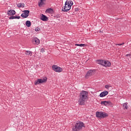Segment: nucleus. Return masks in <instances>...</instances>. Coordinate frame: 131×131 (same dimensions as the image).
Masks as SVG:
<instances>
[{
  "label": "nucleus",
  "mask_w": 131,
  "mask_h": 131,
  "mask_svg": "<svg viewBox=\"0 0 131 131\" xmlns=\"http://www.w3.org/2000/svg\"><path fill=\"white\" fill-rule=\"evenodd\" d=\"M89 97V93L88 92L82 91L79 95L78 100L79 105L82 106L85 104V101H87Z\"/></svg>",
  "instance_id": "nucleus-1"
},
{
  "label": "nucleus",
  "mask_w": 131,
  "mask_h": 131,
  "mask_svg": "<svg viewBox=\"0 0 131 131\" xmlns=\"http://www.w3.org/2000/svg\"><path fill=\"white\" fill-rule=\"evenodd\" d=\"M83 127H85L84 123L80 121H78L73 125L72 131H80Z\"/></svg>",
  "instance_id": "nucleus-2"
},
{
  "label": "nucleus",
  "mask_w": 131,
  "mask_h": 131,
  "mask_svg": "<svg viewBox=\"0 0 131 131\" xmlns=\"http://www.w3.org/2000/svg\"><path fill=\"white\" fill-rule=\"evenodd\" d=\"M73 5V2L71 1H67L65 3V6L62 9V12H68L71 9Z\"/></svg>",
  "instance_id": "nucleus-3"
},
{
  "label": "nucleus",
  "mask_w": 131,
  "mask_h": 131,
  "mask_svg": "<svg viewBox=\"0 0 131 131\" xmlns=\"http://www.w3.org/2000/svg\"><path fill=\"white\" fill-rule=\"evenodd\" d=\"M96 116L98 118H105V117H108V114L103 112H96Z\"/></svg>",
  "instance_id": "nucleus-4"
},
{
  "label": "nucleus",
  "mask_w": 131,
  "mask_h": 131,
  "mask_svg": "<svg viewBox=\"0 0 131 131\" xmlns=\"http://www.w3.org/2000/svg\"><path fill=\"white\" fill-rule=\"evenodd\" d=\"M48 78L47 77L44 78L43 79H38L37 81H35L34 84L35 85H37V84H39V83H43L45 82H47V80Z\"/></svg>",
  "instance_id": "nucleus-5"
},
{
  "label": "nucleus",
  "mask_w": 131,
  "mask_h": 131,
  "mask_svg": "<svg viewBox=\"0 0 131 131\" xmlns=\"http://www.w3.org/2000/svg\"><path fill=\"white\" fill-rule=\"evenodd\" d=\"M94 74H95V70H90L87 72L86 75L85 76V78L88 79V78H89L91 77V76L94 75Z\"/></svg>",
  "instance_id": "nucleus-6"
},
{
  "label": "nucleus",
  "mask_w": 131,
  "mask_h": 131,
  "mask_svg": "<svg viewBox=\"0 0 131 131\" xmlns=\"http://www.w3.org/2000/svg\"><path fill=\"white\" fill-rule=\"evenodd\" d=\"M52 69L53 70H54L55 72H62L63 69L62 68L56 66V65H53L52 66Z\"/></svg>",
  "instance_id": "nucleus-7"
},
{
  "label": "nucleus",
  "mask_w": 131,
  "mask_h": 131,
  "mask_svg": "<svg viewBox=\"0 0 131 131\" xmlns=\"http://www.w3.org/2000/svg\"><path fill=\"white\" fill-rule=\"evenodd\" d=\"M23 12V13H22L21 15V16L23 18H27V17L29 16V13H30V11H29V10H24Z\"/></svg>",
  "instance_id": "nucleus-8"
},
{
  "label": "nucleus",
  "mask_w": 131,
  "mask_h": 131,
  "mask_svg": "<svg viewBox=\"0 0 131 131\" xmlns=\"http://www.w3.org/2000/svg\"><path fill=\"white\" fill-rule=\"evenodd\" d=\"M112 102L111 101H102L101 102V105H104V106H109V105H111Z\"/></svg>",
  "instance_id": "nucleus-9"
},
{
  "label": "nucleus",
  "mask_w": 131,
  "mask_h": 131,
  "mask_svg": "<svg viewBox=\"0 0 131 131\" xmlns=\"http://www.w3.org/2000/svg\"><path fill=\"white\" fill-rule=\"evenodd\" d=\"M32 41L34 45H39L40 41H39V39H38V38H33L32 40Z\"/></svg>",
  "instance_id": "nucleus-10"
},
{
  "label": "nucleus",
  "mask_w": 131,
  "mask_h": 131,
  "mask_svg": "<svg viewBox=\"0 0 131 131\" xmlns=\"http://www.w3.org/2000/svg\"><path fill=\"white\" fill-rule=\"evenodd\" d=\"M7 14L9 16H14L16 14V12L14 10H10L7 11Z\"/></svg>",
  "instance_id": "nucleus-11"
},
{
  "label": "nucleus",
  "mask_w": 131,
  "mask_h": 131,
  "mask_svg": "<svg viewBox=\"0 0 131 131\" xmlns=\"http://www.w3.org/2000/svg\"><path fill=\"white\" fill-rule=\"evenodd\" d=\"M40 19V20H42V21H48V20H49V18H48V17L43 15V14H41Z\"/></svg>",
  "instance_id": "nucleus-12"
},
{
  "label": "nucleus",
  "mask_w": 131,
  "mask_h": 131,
  "mask_svg": "<svg viewBox=\"0 0 131 131\" xmlns=\"http://www.w3.org/2000/svg\"><path fill=\"white\" fill-rule=\"evenodd\" d=\"M108 95V91H105L100 93V97L101 98H103V97H105V96H107Z\"/></svg>",
  "instance_id": "nucleus-13"
},
{
  "label": "nucleus",
  "mask_w": 131,
  "mask_h": 131,
  "mask_svg": "<svg viewBox=\"0 0 131 131\" xmlns=\"http://www.w3.org/2000/svg\"><path fill=\"white\" fill-rule=\"evenodd\" d=\"M104 66H105V67H110V66H111V62L109 61L105 60Z\"/></svg>",
  "instance_id": "nucleus-14"
},
{
  "label": "nucleus",
  "mask_w": 131,
  "mask_h": 131,
  "mask_svg": "<svg viewBox=\"0 0 131 131\" xmlns=\"http://www.w3.org/2000/svg\"><path fill=\"white\" fill-rule=\"evenodd\" d=\"M26 25L27 26V27H30L31 26V22L29 20H27L26 22Z\"/></svg>",
  "instance_id": "nucleus-15"
},
{
  "label": "nucleus",
  "mask_w": 131,
  "mask_h": 131,
  "mask_svg": "<svg viewBox=\"0 0 131 131\" xmlns=\"http://www.w3.org/2000/svg\"><path fill=\"white\" fill-rule=\"evenodd\" d=\"M21 18L20 16H11L9 17V19H20Z\"/></svg>",
  "instance_id": "nucleus-16"
},
{
  "label": "nucleus",
  "mask_w": 131,
  "mask_h": 131,
  "mask_svg": "<svg viewBox=\"0 0 131 131\" xmlns=\"http://www.w3.org/2000/svg\"><path fill=\"white\" fill-rule=\"evenodd\" d=\"M25 54L27 56H32V52L29 51H26Z\"/></svg>",
  "instance_id": "nucleus-17"
},
{
  "label": "nucleus",
  "mask_w": 131,
  "mask_h": 131,
  "mask_svg": "<svg viewBox=\"0 0 131 131\" xmlns=\"http://www.w3.org/2000/svg\"><path fill=\"white\" fill-rule=\"evenodd\" d=\"M46 12L47 13H53L54 12V10L52 8H49L46 10Z\"/></svg>",
  "instance_id": "nucleus-18"
},
{
  "label": "nucleus",
  "mask_w": 131,
  "mask_h": 131,
  "mask_svg": "<svg viewBox=\"0 0 131 131\" xmlns=\"http://www.w3.org/2000/svg\"><path fill=\"white\" fill-rule=\"evenodd\" d=\"M127 108H128V107L127 106V102L123 104V108L127 109Z\"/></svg>",
  "instance_id": "nucleus-19"
},
{
  "label": "nucleus",
  "mask_w": 131,
  "mask_h": 131,
  "mask_svg": "<svg viewBox=\"0 0 131 131\" xmlns=\"http://www.w3.org/2000/svg\"><path fill=\"white\" fill-rule=\"evenodd\" d=\"M17 7L18 8H24V4L19 3L17 4Z\"/></svg>",
  "instance_id": "nucleus-20"
},
{
  "label": "nucleus",
  "mask_w": 131,
  "mask_h": 131,
  "mask_svg": "<svg viewBox=\"0 0 131 131\" xmlns=\"http://www.w3.org/2000/svg\"><path fill=\"white\" fill-rule=\"evenodd\" d=\"M43 5H45V3H43V0H40V2L38 4L39 7H41V6H43Z\"/></svg>",
  "instance_id": "nucleus-21"
},
{
  "label": "nucleus",
  "mask_w": 131,
  "mask_h": 131,
  "mask_svg": "<svg viewBox=\"0 0 131 131\" xmlns=\"http://www.w3.org/2000/svg\"><path fill=\"white\" fill-rule=\"evenodd\" d=\"M75 46L77 47H85V44H75Z\"/></svg>",
  "instance_id": "nucleus-22"
},
{
  "label": "nucleus",
  "mask_w": 131,
  "mask_h": 131,
  "mask_svg": "<svg viewBox=\"0 0 131 131\" xmlns=\"http://www.w3.org/2000/svg\"><path fill=\"white\" fill-rule=\"evenodd\" d=\"M102 62H103V60H97V63L98 64H100V65H101Z\"/></svg>",
  "instance_id": "nucleus-23"
},
{
  "label": "nucleus",
  "mask_w": 131,
  "mask_h": 131,
  "mask_svg": "<svg viewBox=\"0 0 131 131\" xmlns=\"http://www.w3.org/2000/svg\"><path fill=\"white\" fill-rule=\"evenodd\" d=\"M35 31H40V29H39V28H37L35 29Z\"/></svg>",
  "instance_id": "nucleus-24"
},
{
  "label": "nucleus",
  "mask_w": 131,
  "mask_h": 131,
  "mask_svg": "<svg viewBox=\"0 0 131 131\" xmlns=\"http://www.w3.org/2000/svg\"><path fill=\"white\" fill-rule=\"evenodd\" d=\"M105 89H109V88H110V86H109V85H105Z\"/></svg>",
  "instance_id": "nucleus-25"
},
{
  "label": "nucleus",
  "mask_w": 131,
  "mask_h": 131,
  "mask_svg": "<svg viewBox=\"0 0 131 131\" xmlns=\"http://www.w3.org/2000/svg\"><path fill=\"white\" fill-rule=\"evenodd\" d=\"M122 45H124V42H123L121 44H116V46H122Z\"/></svg>",
  "instance_id": "nucleus-26"
},
{
  "label": "nucleus",
  "mask_w": 131,
  "mask_h": 131,
  "mask_svg": "<svg viewBox=\"0 0 131 131\" xmlns=\"http://www.w3.org/2000/svg\"><path fill=\"white\" fill-rule=\"evenodd\" d=\"M104 63H105V60H102V62L101 63V65H102V66H104Z\"/></svg>",
  "instance_id": "nucleus-27"
},
{
  "label": "nucleus",
  "mask_w": 131,
  "mask_h": 131,
  "mask_svg": "<svg viewBox=\"0 0 131 131\" xmlns=\"http://www.w3.org/2000/svg\"><path fill=\"white\" fill-rule=\"evenodd\" d=\"M79 10V9L78 8H76L75 9V12H77V11H78Z\"/></svg>",
  "instance_id": "nucleus-28"
},
{
  "label": "nucleus",
  "mask_w": 131,
  "mask_h": 131,
  "mask_svg": "<svg viewBox=\"0 0 131 131\" xmlns=\"http://www.w3.org/2000/svg\"><path fill=\"white\" fill-rule=\"evenodd\" d=\"M41 52H42V53H43V52H45V50H43V49H42L41 50Z\"/></svg>",
  "instance_id": "nucleus-29"
},
{
  "label": "nucleus",
  "mask_w": 131,
  "mask_h": 131,
  "mask_svg": "<svg viewBox=\"0 0 131 131\" xmlns=\"http://www.w3.org/2000/svg\"><path fill=\"white\" fill-rule=\"evenodd\" d=\"M126 56L127 57L128 56H129V54H127Z\"/></svg>",
  "instance_id": "nucleus-30"
}]
</instances>
